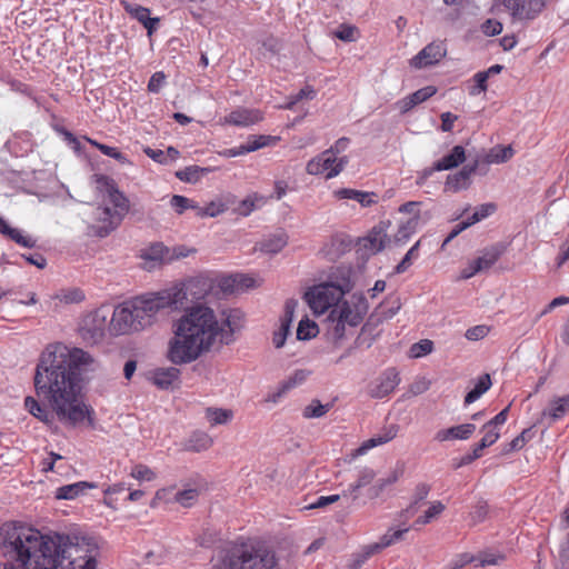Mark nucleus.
I'll return each instance as SVG.
<instances>
[{"label":"nucleus","instance_id":"obj_3","mask_svg":"<svg viewBox=\"0 0 569 569\" xmlns=\"http://www.w3.org/2000/svg\"><path fill=\"white\" fill-rule=\"evenodd\" d=\"M6 542L17 559L0 569H97L98 546L91 539L71 542L67 536H42L32 528L14 527L7 532Z\"/></svg>","mask_w":569,"mask_h":569},{"label":"nucleus","instance_id":"obj_46","mask_svg":"<svg viewBox=\"0 0 569 569\" xmlns=\"http://www.w3.org/2000/svg\"><path fill=\"white\" fill-rule=\"evenodd\" d=\"M87 141L94 148H97L101 153L108 156L110 158L116 159L117 161L124 163L127 162L126 156L116 147H110L103 143H100L93 139L87 138Z\"/></svg>","mask_w":569,"mask_h":569},{"label":"nucleus","instance_id":"obj_64","mask_svg":"<svg viewBox=\"0 0 569 569\" xmlns=\"http://www.w3.org/2000/svg\"><path fill=\"white\" fill-rule=\"evenodd\" d=\"M164 80H166V76L163 72H161V71L154 72L148 82V90L150 92H159V90L161 89V87L164 83Z\"/></svg>","mask_w":569,"mask_h":569},{"label":"nucleus","instance_id":"obj_36","mask_svg":"<svg viewBox=\"0 0 569 569\" xmlns=\"http://www.w3.org/2000/svg\"><path fill=\"white\" fill-rule=\"evenodd\" d=\"M491 378L490 375L485 373L480 376L473 387L465 397V405H470L478 400L485 392H487L491 387Z\"/></svg>","mask_w":569,"mask_h":569},{"label":"nucleus","instance_id":"obj_6","mask_svg":"<svg viewBox=\"0 0 569 569\" xmlns=\"http://www.w3.org/2000/svg\"><path fill=\"white\" fill-rule=\"evenodd\" d=\"M109 204L99 206L93 210V221L89 230L97 237L104 238L116 230L129 212V200L118 189L109 190Z\"/></svg>","mask_w":569,"mask_h":569},{"label":"nucleus","instance_id":"obj_1","mask_svg":"<svg viewBox=\"0 0 569 569\" xmlns=\"http://www.w3.org/2000/svg\"><path fill=\"white\" fill-rule=\"evenodd\" d=\"M93 362L89 352L60 342L48 345L39 358L33 379L36 392L61 422L71 427H96L94 410L78 399L81 375Z\"/></svg>","mask_w":569,"mask_h":569},{"label":"nucleus","instance_id":"obj_14","mask_svg":"<svg viewBox=\"0 0 569 569\" xmlns=\"http://www.w3.org/2000/svg\"><path fill=\"white\" fill-rule=\"evenodd\" d=\"M390 224L391 222L389 220L380 221L376 224L366 237L360 239V248L369 254H376L381 251L389 240L388 229Z\"/></svg>","mask_w":569,"mask_h":569},{"label":"nucleus","instance_id":"obj_29","mask_svg":"<svg viewBox=\"0 0 569 569\" xmlns=\"http://www.w3.org/2000/svg\"><path fill=\"white\" fill-rule=\"evenodd\" d=\"M335 197L338 199H351L359 202L362 207H369L377 202L376 193L365 192L356 189L342 188L335 191Z\"/></svg>","mask_w":569,"mask_h":569},{"label":"nucleus","instance_id":"obj_35","mask_svg":"<svg viewBox=\"0 0 569 569\" xmlns=\"http://www.w3.org/2000/svg\"><path fill=\"white\" fill-rule=\"evenodd\" d=\"M258 286L256 278L249 274L238 273L226 280L222 284V289L231 287L232 290H248Z\"/></svg>","mask_w":569,"mask_h":569},{"label":"nucleus","instance_id":"obj_62","mask_svg":"<svg viewBox=\"0 0 569 569\" xmlns=\"http://www.w3.org/2000/svg\"><path fill=\"white\" fill-rule=\"evenodd\" d=\"M510 406H507L505 409H502L499 413H497L492 419H490L488 422H486L487 428H495L499 430L501 426H503L508 419Z\"/></svg>","mask_w":569,"mask_h":569},{"label":"nucleus","instance_id":"obj_4","mask_svg":"<svg viewBox=\"0 0 569 569\" xmlns=\"http://www.w3.org/2000/svg\"><path fill=\"white\" fill-rule=\"evenodd\" d=\"M276 559L260 543L241 542L228 548L216 569H272Z\"/></svg>","mask_w":569,"mask_h":569},{"label":"nucleus","instance_id":"obj_7","mask_svg":"<svg viewBox=\"0 0 569 569\" xmlns=\"http://www.w3.org/2000/svg\"><path fill=\"white\" fill-rule=\"evenodd\" d=\"M179 291L169 293L167 289L147 293L129 300L130 307L138 322L140 330L150 327L157 315L168 308L177 307L179 303Z\"/></svg>","mask_w":569,"mask_h":569},{"label":"nucleus","instance_id":"obj_19","mask_svg":"<svg viewBox=\"0 0 569 569\" xmlns=\"http://www.w3.org/2000/svg\"><path fill=\"white\" fill-rule=\"evenodd\" d=\"M108 326L109 322L107 313L102 309H98L87 317L83 329L87 330L91 339L97 341L104 337Z\"/></svg>","mask_w":569,"mask_h":569},{"label":"nucleus","instance_id":"obj_39","mask_svg":"<svg viewBox=\"0 0 569 569\" xmlns=\"http://www.w3.org/2000/svg\"><path fill=\"white\" fill-rule=\"evenodd\" d=\"M233 417V412L229 409L222 408H207L206 419L211 426L224 425L229 422Z\"/></svg>","mask_w":569,"mask_h":569},{"label":"nucleus","instance_id":"obj_33","mask_svg":"<svg viewBox=\"0 0 569 569\" xmlns=\"http://www.w3.org/2000/svg\"><path fill=\"white\" fill-rule=\"evenodd\" d=\"M267 203V198L258 194L252 193L248 196L246 199L240 201L238 207L234 209L236 213L242 217L249 216L253 210L259 209L263 207Z\"/></svg>","mask_w":569,"mask_h":569},{"label":"nucleus","instance_id":"obj_32","mask_svg":"<svg viewBox=\"0 0 569 569\" xmlns=\"http://www.w3.org/2000/svg\"><path fill=\"white\" fill-rule=\"evenodd\" d=\"M213 445V439L203 431L193 432L187 440L184 447L188 451L200 452L208 450Z\"/></svg>","mask_w":569,"mask_h":569},{"label":"nucleus","instance_id":"obj_40","mask_svg":"<svg viewBox=\"0 0 569 569\" xmlns=\"http://www.w3.org/2000/svg\"><path fill=\"white\" fill-rule=\"evenodd\" d=\"M332 408V403L322 405L318 399L311 400V402L305 407L302 416L306 419L321 418Z\"/></svg>","mask_w":569,"mask_h":569},{"label":"nucleus","instance_id":"obj_55","mask_svg":"<svg viewBox=\"0 0 569 569\" xmlns=\"http://www.w3.org/2000/svg\"><path fill=\"white\" fill-rule=\"evenodd\" d=\"M198 496H199V492L197 489H193V488L184 489V490L178 491L174 495V501L180 503L182 507L188 508L194 503Z\"/></svg>","mask_w":569,"mask_h":569},{"label":"nucleus","instance_id":"obj_56","mask_svg":"<svg viewBox=\"0 0 569 569\" xmlns=\"http://www.w3.org/2000/svg\"><path fill=\"white\" fill-rule=\"evenodd\" d=\"M171 207L179 214L183 213L187 209H194L197 211L198 206L187 197L174 194L170 200Z\"/></svg>","mask_w":569,"mask_h":569},{"label":"nucleus","instance_id":"obj_59","mask_svg":"<svg viewBox=\"0 0 569 569\" xmlns=\"http://www.w3.org/2000/svg\"><path fill=\"white\" fill-rule=\"evenodd\" d=\"M298 302L293 299L287 300L283 308V315L280 317V323L291 327L293 321L295 311Z\"/></svg>","mask_w":569,"mask_h":569},{"label":"nucleus","instance_id":"obj_10","mask_svg":"<svg viewBox=\"0 0 569 569\" xmlns=\"http://www.w3.org/2000/svg\"><path fill=\"white\" fill-rule=\"evenodd\" d=\"M214 288V280L209 276H197L190 278L186 282L174 283L172 287L167 288L169 293L179 291V303L182 305L186 300H202L208 297Z\"/></svg>","mask_w":569,"mask_h":569},{"label":"nucleus","instance_id":"obj_5","mask_svg":"<svg viewBox=\"0 0 569 569\" xmlns=\"http://www.w3.org/2000/svg\"><path fill=\"white\" fill-rule=\"evenodd\" d=\"M369 309L363 295H352L347 300H341L330 311L327 318L328 335L335 340H341L348 328L358 327Z\"/></svg>","mask_w":569,"mask_h":569},{"label":"nucleus","instance_id":"obj_37","mask_svg":"<svg viewBox=\"0 0 569 569\" xmlns=\"http://www.w3.org/2000/svg\"><path fill=\"white\" fill-rule=\"evenodd\" d=\"M569 410V396L556 398L550 402L548 410L543 411L545 416L550 417L553 421L566 416Z\"/></svg>","mask_w":569,"mask_h":569},{"label":"nucleus","instance_id":"obj_61","mask_svg":"<svg viewBox=\"0 0 569 569\" xmlns=\"http://www.w3.org/2000/svg\"><path fill=\"white\" fill-rule=\"evenodd\" d=\"M482 431H485V436L481 438L482 446L487 448L492 446L500 438V431L495 428H487L486 423L482 426Z\"/></svg>","mask_w":569,"mask_h":569},{"label":"nucleus","instance_id":"obj_58","mask_svg":"<svg viewBox=\"0 0 569 569\" xmlns=\"http://www.w3.org/2000/svg\"><path fill=\"white\" fill-rule=\"evenodd\" d=\"M375 478H376L375 470L371 468L365 467L361 470H359L355 482L357 483L358 487H360L362 489V488L369 486L370 483H372Z\"/></svg>","mask_w":569,"mask_h":569},{"label":"nucleus","instance_id":"obj_60","mask_svg":"<svg viewBox=\"0 0 569 569\" xmlns=\"http://www.w3.org/2000/svg\"><path fill=\"white\" fill-rule=\"evenodd\" d=\"M290 332V327L280 323L278 330L273 332L272 343L279 349L284 346L286 339Z\"/></svg>","mask_w":569,"mask_h":569},{"label":"nucleus","instance_id":"obj_16","mask_svg":"<svg viewBox=\"0 0 569 569\" xmlns=\"http://www.w3.org/2000/svg\"><path fill=\"white\" fill-rule=\"evenodd\" d=\"M263 120V112L259 109L239 107L228 113L223 119V124L234 127H249Z\"/></svg>","mask_w":569,"mask_h":569},{"label":"nucleus","instance_id":"obj_44","mask_svg":"<svg viewBox=\"0 0 569 569\" xmlns=\"http://www.w3.org/2000/svg\"><path fill=\"white\" fill-rule=\"evenodd\" d=\"M287 244V237L284 233L274 234L269 239H266L261 243V250L267 253H277L284 248Z\"/></svg>","mask_w":569,"mask_h":569},{"label":"nucleus","instance_id":"obj_47","mask_svg":"<svg viewBox=\"0 0 569 569\" xmlns=\"http://www.w3.org/2000/svg\"><path fill=\"white\" fill-rule=\"evenodd\" d=\"M309 372L306 370H296L279 388L278 396L286 393L291 388H295L306 381Z\"/></svg>","mask_w":569,"mask_h":569},{"label":"nucleus","instance_id":"obj_48","mask_svg":"<svg viewBox=\"0 0 569 569\" xmlns=\"http://www.w3.org/2000/svg\"><path fill=\"white\" fill-rule=\"evenodd\" d=\"M130 476L138 481H153L157 478L156 471L143 463H137L131 468Z\"/></svg>","mask_w":569,"mask_h":569},{"label":"nucleus","instance_id":"obj_21","mask_svg":"<svg viewBox=\"0 0 569 569\" xmlns=\"http://www.w3.org/2000/svg\"><path fill=\"white\" fill-rule=\"evenodd\" d=\"M431 486L427 482H419L413 490L412 500L407 508L398 513V518L409 520L420 508V503L429 496Z\"/></svg>","mask_w":569,"mask_h":569},{"label":"nucleus","instance_id":"obj_25","mask_svg":"<svg viewBox=\"0 0 569 569\" xmlns=\"http://www.w3.org/2000/svg\"><path fill=\"white\" fill-rule=\"evenodd\" d=\"M446 505L440 500H433L428 503V508L419 515L415 521L412 527L418 529L419 527L427 526L437 519L445 512Z\"/></svg>","mask_w":569,"mask_h":569},{"label":"nucleus","instance_id":"obj_49","mask_svg":"<svg viewBox=\"0 0 569 569\" xmlns=\"http://www.w3.org/2000/svg\"><path fill=\"white\" fill-rule=\"evenodd\" d=\"M3 234L24 248H32L36 244V241L32 238L23 234L21 230L17 228H11L10 226Z\"/></svg>","mask_w":569,"mask_h":569},{"label":"nucleus","instance_id":"obj_18","mask_svg":"<svg viewBox=\"0 0 569 569\" xmlns=\"http://www.w3.org/2000/svg\"><path fill=\"white\" fill-rule=\"evenodd\" d=\"M479 160H475L472 164L465 166L460 171L449 174L445 182V189L451 192L468 189L470 186V177L476 172Z\"/></svg>","mask_w":569,"mask_h":569},{"label":"nucleus","instance_id":"obj_13","mask_svg":"<svg viewBox=\"0 0 569 569\" xmlns=\"http://www.w3.org/2000/svg\"><path fill=\"white\" fill-rule=\"evenodd\" d=\"M447 54V47L443 41H433L427 44L409 61L410 67L422 69L439 63Z\"/></svg>","mask_w":569,"mask_h":569},{"label":"nucleus","instance_id":"obj_43","mask_svg":"<svg viewBox=\"0 0 569 569\" xmlns=\"http://www.w3.org/2000/svg\"><path fill=\"white\" fill-rule=\"evenodd\" d=\"M280 141V137L278 136H266L260 134L253 137V139H250L247 143V150L248 152H252L256 150H259L261 148L268 147V146H274Z\"/></svg>","mask_w":569,"mask_h":569},{"label":"nucleus","instance_id":"obj_12","mask_svg":"<svg viewBox=\"0 0 569 569\" xmlns=\"http://www.w3.org/2000/svg\"><path fill=\"white\" fill-rule=\"evenodd\" d=\"M513 21L527 22L537 19L546 8V0H502Z\"/></svg>","mask_w":569,"mask_h":569},{"label":"nucleus","instance_id":"obj_15","mask_svg":"<svg viewBox=\"0 0 569 569\" xmlns=\"http://www.w3.org/2000/svg\"><path fill=\"white\" fill-rule=\"evenodd\" d=\"M400 383L399 372L396 368L386 369L369 388L372 398L381 399L389 396Z\"/></svg>","mask_w":569,"mask_h":569},{"label":"nucleus","instance_id":"obj_23","mask_svg":"<svg viewBox=\"0 0 569 569\" xmlns=\"http://www.w3.org/2000/svg\"><path fill=\"white\" fill-rule=\"evenodd\" d=\"M515 156V150L512 148V146H502V144H497L495 147H492L491 149H489L485 156L479 160V163H487V164H492V163H506L508 162L512 157Z\"/></svg>","mask_w":569,"mask_h":569},{"label":"nucleus","instance_id":"obj_28","mask_svg":"<svg viewBox=\"0 0 569 569\" xmlns=\"http://www.w3.org/2000/svg\"><path fill=\"white\" fill-rule=\"evenodd\" d=\"M397 431L398 429L396 426H390L389 428L385 429L382 433L363 441L361 446L356 450V456H362L370 449L391 441L397 436Z\"/></svg>","mask_w":569,"mask_h":569},{"label":"nucleus","instance_id":"obj_53","mask_svg":"<svg viewBox=\"0 0 569 569\" xmlns=\"http://www.w3.org/2000/svg\"><path fill=\"white\" fill-rule=\"evenodd\" d=\"M433 350V342L429 339H422L419 342L413 343L410 347L409 356L411 358H421L423 356H427L431 353Z\"/></svg>","mask_w":569,"mask_h":569},{"label":"nucleus","instance_id":"obj_31","mask_svg":"<svg viewBox=\"0 0 569 569\" xmlns=\"http://www.w3.org/2000/svg\"><path fill=\"white\" fill-rule=\"evenodd\" d=\"M420 217L418 214L412 216L406 222H402L397 232L393 236V242L397 246L405 244L410 237L417 231Z\"/></svg>","mask_w":569,"mask_h":569},{"label":"nucleus","instance_id":"obj_9","mask_svg":"<svg viewBox=\"0 0 569 569\" xmlns=\"http://www.w3.org/2000/svg\"><path fill=\"white\" fill-rule=\"evenodd\" d=\"M347 156L336 157L331 150H325L307 162L306 171L311 176H323L326 179L337 177L348 164Z\"/></svg>","mask_w":569,"mask_h":569},{"label":"nucleus","instance_id":"obj_11","mask_svg":"<svg viewBox=\"0 0 569 569\" xmlns=\"http://www.w3.org/2000/svg\"><path fill=\"white\" fill-rule=\"evenodd\" d=\"M130 307L129 300L118 305L109 321L108 331L111 336H122L141 331Z\"/></svg>","mask_w":569,"mask_h":569},{"label":"nucleus","instance_id":"obj_8","mask_svg":"<svg viewBox=\"0 0 569 569\" xmlns=\"http://www.w3.org/2000/svg\"><path fill=\"white\" fill-rule=\"evenodd\" d=\"M350 281L343 278L339 282H325L309 289L306 301L315 315H322L339 303L346 292L350 290Z\"/></svg>","mask_w":569,"mask_h":569},{"label":"nucleus","instance_id":"obj_20","mask_svg":"<svg viewBox=\"0 0 569 569\" xmlns=\"http://www.w3.org/2000/svg\"><path fill=\"white\" fill-rule=\"evenodd\" d=\"M476 431V425L463 423L453 426L447 429H440L435 435V440L438 442H445L450 440H467Z\"/></svg>","mask_w":569,"mask_h":569},{"label":"nucleus","instance_id":"obj_63","mask_svg":"<svg viewBox=\"0 0 569 569\" xmlns=\"http://www.w3.org/2000/svg\"><path fill=\"white\" fill-rule=\"evenodd\" d=\"M501 31H502V23L498 20L488 19L482 24V32L486 36H489V37L497 36V34L501 33Z\"/></svg>","mask_w":569,"mask_h":569},{"label":"nucleus","instance_id":"obj_57","mask_svg":"<svg viewBox=\"0 0 569 569\" xmlns=\"http://www.w3.org/2000/svg\"><path fill=\"white\" fill-rule=\"evenodd\" d=\"M437 93V88L435 86H427L423 87L413 93L410 94L415 103L418 106L425 101H427L429 98L433 97Z\"/></svg>","mask_w":569,"mask_h":569},{"label":"nucleus","instance_id":"obj_26","mask_svg":"<svg viewBox=\"0 0 569 569\" xmlns=\"http://www.w3.org/2000/svg\"><path fill=\"white\" fill-rule=\"evenodd\" d=\"M466 161V150L462 146H455L450 153L433 163V170H450Z\"/></svg>","mask_w":569,"mask_h":569},{"label":"nucleus","instance_id":"obj_17","mask_svg":"<svg viewBox=\"0 0 569 569\" xmlns=\"http://www.w3.org/2000/svg\"><path fill=\"white\" fill-rule=\"evenodd\" d=\"M139 257L143 260L144 268L149 270L170 262L169 248L160 242L151 243L141 249Z\"/></svg>","mask_w":569,"mask_h":569},{"label":"nucleus","instance_id":"obj_24","mask_svg":"<svg viewBox=\"0 0 569 569\" xmlns=\"http://www.w3.org/2000/svg\"><path fill=\"white\" fill-rule=\"evenodd\" d=\"M401 308V302L399 298L387 299L383 301L370 316L369 321L366 326L371 322L380 323L387 319L392 318Z\"/></svg>","mask_w":569,"mask_h":569},{"label":"nucleus","instance_id":"obj_34","mask_svg":"<svg viewBox=\"0 0 569 569\" xmlns=\"http://www.w3.org/2000/svg\"><path fill=\"white\" fill-rule=\"evenodd\" d=\"M401 476L402 470L395 469L390 471L386 477L378 479L369 490L370 498H378L386 490L387 487L396 483L401 478Z\"/></svg>","mask_w":569,"mask_h":569},{"label":"nucleus","instance_id":"obj_54","mask_svg":"<svg viewBox=\"0 0 569 569\" xmlns=\"http://www.w3.org/2000/svg\"><path fill=\"white\" fill-rule=\"evenodd\" d=\"M497 210V206L492 202L480 204L476 208L472 216L467 218L471 224H475L482 219H486L487 217L491 216Z\"/></svg>","mask_w":569,"mask_h":569},{"label":"nucleus","instance_id":"obj_30","mask_svg":"<svg viewBox=\"0 0 569 569\" xmlns=\"http://www.w3.org/2000/svg\"><path fill=\"white\" fill-rule=\"evenodd\" d=\"M179 375V369L174 367L160 368L153 371L151 380L157 387L168 389L178 380Z\"/></svg>","mask_w":569,"mask_h":569},{"label":"nucleus","instance_id":"obj_50","mask_svg":"<svg viewBox=\"0 0 569 569\" xmlns=\"http://www.w3.org/2000/svg\"><path fill=\"white\" fill-rule=\"evenodd\" d=\"M420 240H418L405 254L402 260L397 264L396 272L403 273L412 264V261L419 257V246Z\"/></svg>","mask_w":569,"mask_h":569},{"label":"nucleus","instance_id":"obj_52","mask_svg":"<svg viewBox=\"0 0 569 569\" xmlns=\"http://www.w3.org/2000/svg\"><path fill=\"white\" fill-rule=\"evenodd\" d=\"M209 171V169L200 168L198 166H190L183 170L176 172V177L184 182H196L200 178V173Z\"/></svg>","mask_w":569,"mask_h":569},{"label":"nucleus","instance_id":"obj_41","mask_svg":"<svg viewBox=\"0 0 569 569\" xmlns=\"http://www.w3.org/2000/svg\"><path fill=\"white\" fill-rule=\"evenodd\" d=\"M488 78L482 72H477L469 81H468V93L471 97H477L488 90Z\"/></svg>","mask_w":569,"mask_h":569},{"label":"nucleus","instance_id":"obj_27","mask_svg":"<svg viewBox=\"0 0 569 569\" xmlns=\"http://www.w3.org/2000/svg\"><path fill=\"white\" fill-rule=\"evenodd\" d=\"M97 488V483L89 481H79L71 485L59 487L56 491V498L60 500H72L83 495L88 489Z\"/></svg>","mask_w":569,"mask_h":569},{"label":"nucleus","instance_id":"obj_45","mask_svg":"<svg viewBox=\"0 0 569 569\" xmlns=\"http://www.w3.org/2000/svg\"><path fill=\"white\" fill-rule=\"evenodd\" d=\"M56 299L67 305L79 303L84 300V293L79 288L62 289L56 295Z\"/></svg>","mask_w":569,"mask_h":569},{"label":"nucleus","instance_id":"obj_22","mask_svg":"<svg viewBox=\"0 0 569 569\" xmlns=\"http://www.w3.org/2000/svg\"><path fill=\"white\" fill-rule=\"evenodd\" d=\"M402 520V525L399 528L390 527L388 530L380 537L379 541L376 543L375 549H385L388 548L399 541L405 539L406 533L410 531L412 526L407 525L405 518H399Z\"/></svg>","mask_w":569,"mask_h":569},{"label":"nucleus","instance_id":"obj_38","mask_svg":"<svg viewBox=\"0 0 569 569\" xmlns=\"http://www.w3.org/2000/svg\"><path fill=\"white\" fill-rule=\"evenodd\" d=\"M501 252L496 248L486 249L472 262L479 272L490 269L500 258Z\"/></svg>","mask_w":569,"mask_h":569},{"label":"nucleus","instance_id":"obj_51","mask_svg":"<svg viewBox=\"0 0 569 569\" xmlns=\"http://www.w3.org/2000/svg\"><path fill=\"white\" fill-rule=\"evenodd\" d=\"M227 210V207L224 203L218 201H211L206 207H199L197 208L196 214L200 218L203 217H217L221 213H223Z\"/></svg>","mask_w":569,"mask_h":569},{"label":"nucleus","instance_id":"obj_2","mask_svg":"<svg viewBox=\"0 0 569 569\" xmlns=\"http://www.w3.org/2000/svg\"><path fill=\"white\" fill-rule=\"evenodd\" d=\"M243 321L244 315L239 309L217 311L203 303L186 308L173 323L167 358L173 365L196 361L214 347L232 343Z\"/></svg>","mask_w":569,"mask_h":569},{"label":"nucleus","instance_id":"obj_42","mask_svg":"<svg viewBox=\"0 0 569 569\" xmlns=\"http://www.w3.org/2000/svg\"><path fill=\"white\" fill-rule=\"evenodd\" d=\"M319 332L318 325L308 319H301L298 328H297V339L298 340H309L311 338H315Z\"/></svg>","mask_w":569,"mask_h":569}]
</instances>
